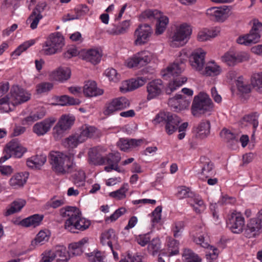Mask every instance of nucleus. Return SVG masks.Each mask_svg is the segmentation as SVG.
I'll return each instance as SVG.
<instances>
[{"label":"nucleus","mask_w":262,"mask_h":262,"mask_svg":"<svg viewBox=\"0 0 262 262\" xmlns=\"http://www.w3.org/2000/svg\"><path fill=\"white\" fill-rule=\"evenodd\" d=\"M188 55L185 51L180 52L179 58L172 64L168 66L166 70L163 72L162 76L164 77H170L173 76L172 81L169 82L166 89L167 94H170L174 91L177 88L182 86L187 81L185 77H179V75L183 72L185 68V62L187 60Z\"/></svg>","instance_id":"1"},{"label":"nucleus","mask_w":262,"mask_h":262,"mask_svg":"<svg viewBox=\"0 0 262 262\" xmlns=\"http://www.w3.org/2000/svg\"><path fill=\"white\" fill-rule=\"evenodd\" d=\"M60 214L63 217H68L65 222V229L75 233V230L84 231L90 226L91 222L85 218L81 217L79 210L74 207L68 206L60 210Z\"/></svg>","instance_id":"2"},{"label":"nucleus","mask_w":262,"mask_h":262,"mask_svg":"<svg viewBox=\"0 0 262 262\" xmlns=\"http://www.w3.org/2000/svg\"><path fill=\"white\" fill-rule=\"evenodd\" d=\"M49 160L53 170L58 174L69 173L75 165L73 153L66 155L58 151H51L49 155Z\"/></svg>","instance_id":"3"},{"label":"nucleus","mask_w":262,"mask_h":262,"mask_svg":"<svg viewBox=\"0 0 262 262\" xmlns=\"http://www.w3.org/2000/svg\"><path fill=\"white\" fill-rule=\"evenodd\" d=\"M213 103L209 96L204 93H200L194 98L191 106L192 114L200 117L202 114L209 113L213 110Z\"/></svg>","instance_id":"4"},{"label":"nucleus","mask_w":262,"mask_h":262,"mask_svg":"<svg viewBox=\"0 0 262 262\" xmlns=\"http://www.w3.org/2000/svg\"><path fill=\"white\" fill-rule=\"evenodd\" d=\"M181 118L176 114L168 112H162L158 114L154 121L155 123H163L165 125L166 133L170 135L178 129L181 122Z\"/></svg>","instance_id":"5"},{"label":"nucleus","mask_w":262,"mask_h":262,"mask_svg":"<svg viewBox=\"0 0 262 262\" xmlns=\"http://www.w3.org/2000/svg\"><path fill=\"white\" fill-rule=\"evenodd\" d=\"M141 17L152 21L155 19L157 20L155 32L157 35H160L164 32L169 22L168 17L158 10H145L142 13Z\"/></svg>","instance_id":"6"},{"label":"nucleus","mask_w":262,"mask_h":262,"mask_svg":"<svg viewBox=\"0 0 262 262\" xmlns=\"http://www.w3.org/2000/svg\"><path fill=\"white\" fill-rule=\"evenodd\" d=\"M191 34L190 26L184 23L180 25L171 38L170 46L173 48H177L184 46L188 40V38Z\"/></svg>","instance_id":"7"},{"label":"nucleus","mask_w":262,"mask_h":262,"mask_svg":"<svg viewBox=\"0 0 262 262\" xmlns=\"http://www.w3.org/2000/svg\"><path fill=\"white\" fill-rule=\"evenodd\" d=\"M262 32V23L257 19L253 20V26L249 34L240 36L237 39L239 44L249 45L256 43L260 40V33Z\"/></svg>","instance_id":"8"},{"label":"nucleus","mask_w":262,"mask_h":262,"mask_svg":"<svg viewBox=\"0 0 262 262\" xmlns=\"http://www.w3.org/2000/svg\"><path fill=\"white\" fill-rule=\"evenodd\" d=\"M64 46V38L59 32L51 35L43 46L42 53L50 55L57 53Z\"/></svg>","instance_id":"9"},{"label":"nucleus","mask_w":262,"mask_h":262,"mask_svg":"<svg viewBox=\"0 0 262 262\" xmlns=\"http://www.w3.org/2000/svg\"><path fill=\"white\" fill-rule=\"evenodd\" d=\"M227 226L233 233H241L245 226V219L240 212L234 211L228 215Z\"/></svg>","instance_id":"10"},{"label":"nucleus","mask_w":262,"mask_h":262,"mask_svg":"<svg viewBox=\"0 0 262 262\" xmlns=\"http://www.w3.org/2000/svg\"><path fill=\"white\" fill-rule=\"evenodd\" d=\"M75 121L73 116L62 115L58 123L53 128V135L56 140H59L63 136L64 132L71 128Z\"/></svg>","instance_id":"11"},{"label":"nucleus","mask_w":262,"mask_h":262,"mask_svg":"<svg viewBox=\"0 0 262 262\" xmlns=\"http://www.w3.org/2000/svg\"><path fill=\"white\" fill-rule=\"evenodd\" d=\"M262 232V218L258 216L253 218L248 222L244 231V235L247 238L254 237Z\"/></svg>","instance_id":"12"},{"label":"nucleus","mask_w":262,"mask_h":262,"mask_svg":"<svg viewBox=\"0 0 262 262\" xmlns=\"http://www.w3.org/2000/svg\"><path fill=\"white\" fill-rule=\"evenodd\" d=\"M129 100L125 97H121L113 99L108 103L104 111L105 115H110L115 112L120 111L129 107Z\"/></svg>","instance_id":"13"},{"label":"nucleus","mask_w":262,"mask_h":262,"mask_svg":"<svg viewBox=\"0 0 262 262\" xmlns=\"http://www.w3.org/2000/svg\"><path fill=\"white\" fill-rule=\"evenodd\" d=\"M152 32L151 27L147 24L140 25L135 31L136 38L134 43L136 45H142L146 43Z\"/></svg>","instance_id":"14"},{"label":"nucleus","mask_w":262,"mask_h":262,"mask_svg":"<svg viewBox=\"0 0 262 262\" xmlns=\"http://www.w3.org/2000/svg\"><path fill=\"white\" fill-rule=\"evenodd\" d=\"M11 103L13 105L27 101L30 98V94L18 86H13L10 91Z\"/></svg>","instance_id":"15"},{"label":"nucleus","mask_w":262,"mask_h":262,"mask_svg":"<svg viewBox=\"0 0 262 262\" xmlns=\"http://www.w3.org/2000/svg\"><path fill=\"white\" fill-rule=\"evenodd\" d=\"M150 61V53L146 51H141L134 55L127 62L128 67L132 68L146 65Z\"/></svg>","instance_id":"16"},{"label":"nucleus","mask_w":262,"mask_h":262,"mask_svg":"<svg viewBox=\"0 0 262 262\" xmlns=\"http://www.w3.org/2000/svg\"><path fill=\"white\" fill-rule=\"evenodd\" d=\"M205 52L201 49L194 51L189 58L192 67L197 71H201L205 64Z\"/></svg>","instance_id":"17"},{"label":"nucleus","mask_w":262,"mask_h":262,"mask_svg":"<svg viewBox=\"0 0 262 262\" xmlns=\"http://www.w3.org/2000/svg\"><path fill=\"white\" fill-rule=\"evenodd\" d=\"M55 121L54 118L46 119L35 123L33 127V131L38 136H43L50 130Z\"/></svg>","instance_id":"18"},{"label":"nucleus","mask_w":262,"mask_h":262,"mask_svg":"<svg viewBox=\"0 0 262 262\" xmlns=\"http://www.w3.org/2000/svg\"><path fill=\"white\" fill-rule=\"evenodd\" d=\"M146 88L148 92L147 99L150 100L161 94L164 85L161 79H156L149 82Z\"/></svg>","instance_id":"19"},{"label":"nucleus","mask_w":262,"mask_h":262,"mask_svg":"<svg viewBox=\"0 0 262 262\" xmlns=\"http://www.w3.org/2000/svg\"><path fill=\"white\" fill-rule=\"evenodd\" d=\"M71 74V70L68 67H59L49 75L51 80L63 82L68 80Z\"/></svg>","instance_id":"20"},{"label":"nucleus","mask_w":262,"mask_h":262,"mask_svg":"<svg viewBox=\"0 0 262 262\" xmlns=\"http://www.w3.org/2000/svg\"><path fill=\"white\" fill-rule=\"evenodd\" d=\"M146 81V78L144 77H138L137 79L125 81L120 88V91L124 93L133 91L143 85Z\"/></svg>","instance_id":"21"},{"label":"nucleus","mask_w":262,"mask_h":262,"mask_svg":"<svg viewBox=\"0 0 262 262\" xmlns=\"http://www.w3.org/2000/svg\"><path fill=\"white\" fill-rule=\"evenodd\" d=\"M7 150L11 152L12 156L15 158H21L27 149L23 146L16 139H13L7 143Z\"/></svg>","instance_id":"22"},{"label":"nucleus","mask_w":262,"mask_h":262,"mask_svg":"<svg viewBox=\"0 0 262 262\" xmlns=\"http://www.w3.org/2000/svg\"><path fill=\"white\" fill-rule=\"evenodd\" d=\"M89 238L84 237L80 241L73 243L69 245V254L73 256L80 255L83 252V248L88 244Z\"/></svg>","instance_id":"23"},{"label":"nucleus","mask_w":262,"mask_h":262,"mask_svg":"<svg viewBox=\"0 0 262 262\" xmlns=\"http://www.w3.org/2000/svg\"><path fill=\"white\" fill-rule=\"evenodd\" d=\"M83 93L86 97H94L101 95L103 94V90L98 89L96 83L94 81H89L85 83L83 86Z\"/></svg>","instance_id":"24"},{"label":"nucleus","mask_w":262,"mask_h":262,"mask_svg":"<svg viewBox=\"0 0 262 262\" xmlns=\"http://www.w3.org/2000/svg\"><path fill=\"white\" fill-rule=\"evenodd\" d=\"M54 254V258L57 257V262H68L70 258V255L66 247L63 246H56L52 249Z\"/></svg>","instance_id":"25"},{"label":"nucleus","mask_w":262,"mask_h":262,"mask_svg":"<svg viewBox=\"0 0 262 262\" xmlns=\"http://www.w3.org/2000/svg\"><path fill=\"white\" fill-rule=\"evenodd\" d=\"M100 148L94 147L91 148L88 152L90 162L94 165H103L105 164V159L100 153Z\"/></svg>","instance_id":"26"},{"label":"nucleus","mask_w":262,"mask_h":262,"mask_svg":"<svg viewBox=\"0 0 262 262\" xmlns=\"http://www.w3.org/2000/svg\"><path fill=\"white\" fill-rule=\"evenodd\" d=\"M118 242V238L113 229H109L101 235V242L103 246H107L112 248L113 243Z\"/></svg>","instance_id":"27"},{"label":"nucleus","mask_w":262,"mask_h":262,"mask_svg":"<svg viewBox=\"0 0 262 262\" xmlns=\"http://www.w3.org/2000/svg\"><path fill=\"white\" fill-rule=\"evenodd\" d=\"M101 56L102 54L98 49H91L83 53L82 59L96 64L100 62Z\"/></svg>","instance_id":"28"},{"label":"nucleus","mask_w":262,"mask_h":262,"mask_svg":"<svg viewBox=\"0 0 262 262\" xmlns=\"http://www.w3.org/2000/svg\"><path fill=\"white\" fill-rule=\"evenodd\" d=\"M28 179V173L19 172L13 175L9 180L11 186L18 188L24 186Z\"/></svg>","instance_id":"29"},{"label":"nucleus","mask_w":262,"mask_h":262,"mask_svg":"<svg viewBox=\"0 0 262 262\" xmlns=\"http://www.w3.org/2000/svg\"><path fill=\"white\" fill-rule=\"evenodd\" d=\"M201 161L203 164L201 174L205 176L206 178L214 175L215 172L214 170L213 163L209 159L205 157H201Z\"/></svg>","instance_id":"30"},{"label":"nucleus","mask_w":262,"mask_h":262,"mask_svg":"<svg viewBox=\"0 0 262 262\" xmlns=\"http://www.w3.org/2000/svg\"><path fill=\"white\" fill-rule=\"evenodd\" d=\"M78 135L84 142L89 138H93L98 136V130L94 126L84 125L82 126Z\"/></svg>","instance_id":"31"},{"label":"nucleus","mask_w":262,"mask_h":262,"mask_svg":"<svg viewBox=\"0 0 262 262\" xmlns=\"http://www.w3.org/2000/svg\"><path fill=\"white\" fill-rule=\"evenodd\" d=\"M130 26L128 20L123 21L118 25H113L108 30V32L112 35H119L126 33Z\"/></svg>","instance_id":"32"},{"label":"nucleus","mask_w":262,"mask_h":262,"mask_svg":"<svg viewBox=\"0 0 262 262\" xmlns=\"http://www.w3.org/2000/svg\"><path fill=\"white\" fill-rule=\"evenodd\" d=\"M43 219V215L35 214L22 220L23 227L35 228L39 226Z\"/></svg>","instance_id":"33"},{"label":"nucleus","mask_w":262,"mask_h":262,"mask_svg":"<svg viewBox=\"0 0 262 262\" xmlns=\"http://www.w3.org/2000/svg\"><path fill=\"white\" fill-rule=\"evenodd\" d=\"M47 161V157L45 155H37L31 157L27 161V165L32 168H39Z\"/></svg>","instance_id":"34"},{"label":"nucleus","mask_w":262,"mask_h":262,"mask_svg":"<svg viewBox=\"0 0 262 262\" xmlns=\"http://www.w3.org/2000/svg\"><path fill=\"white\" fill-rule=\"evenodd\" d=\"M258 114L257 113L248 114L243 117L241 123L244 126L252 125L253 128V133L254 134L258 125Z\"/></svg>","instance_id":"35"},{"label":"nucleus","mask_w":262,"mask_h":262,"mask_svg":"<svg viewBox=\"0 0 262 262\" xmlns=\"http://www.w3.org/2000/svg\"><path fill=\"white\" fill-rule=\"evenodd\" d=\"M26 203V201L22 199H19L13 201L10 204V207L7 209L6 211L4 213L5 216H8L19 212L24 207Z\"/></svg>","instance_id":"36"},{"label":"nucleus","mask_w":262,"mask_h":262,"mask_svg":"<svg viewBox=\"0 0 262 262\" xmlns=\"http://www.w3.org/2000/svg\"><path fill=\"white\" fill-rule=\"evenodd\" d=\"M222 72L221 67L214 61L208 62L203 74L207 76H214L219 75Z\"/></svg>","instance_id":"37"},{"label":"nucleus","mask_w":262,"mask_h":262,"mask_svg":"<svg viewBox=\"0 0 262 262\" xmlns=\"http://www.w3.org/2000/svg\"><path fill=\"white\" fill-rule=\"evenodd\" d=\"M219 28H213L210 30L204 29L200 31L198 35V39L199 41H204L216 36L220 33Z\"/></svg>","instance_id":"38"},{"label":"nucleus","mask_w":262,"mask_h":262,"mask_svg":"<svg viewBox=\"0 0 262 262\" xmlns=\"http://www.w3.org/2000/svg\"><path fill=\"white\" fill-rule=\"evenodd\" d=\"M210 123L209 121L201 122L196 128V136L203 139L210 134Z\"/></svg>","instance_id":"39"},{"label":"nucleus","mask_w":262,"mask_h":262,"mask_svg":"<svg viewBox=\"0 0 262 262\" xmlns=\"http://www.w3.org/2000/svg\"><path fill=\"white\" fill-rule=\"evenodd\" d=\"M82 143H83L82 140L80 139L78 133H76L65 139L64 145L66 147L74 148Z\"/></svg>","instance_id":"40"},{"label":"nucleus","mask_w":262,"mask_h":262,"mask_svg":"<svg viewBox=\"0 0 262 262\" xmlns=\"http://www.w3.org/2000/svg\"><path fill=\"white\" fill-rule=\"evenodd\" d=\"M190 205L197 213H201L206 209L203 201L199 196H195L189 202Z\"/></svg>","instance_id":"41"},{"label":"nucleus","mask_w":262,"mask_h":262,"mask_svg":"<svg viewBox=\"0 0 262 262\" xmlns=\"http://www.w3.org/2000/svg\"><path fill=\"white\" fill-rule=\"evenodd\" d=\"M230 6H224L223 7H220L214 19L217 21H225L230 15Z\"/></svg>","instance_id":"42"},{"label":"nucleus","mask_w":262,"mask_h":262,"mask_svg":"<svg viewBox=\"0 0 262 262\" xmlns=\"http://www.w3.org/2000/svg\"><path fill=\"white\" fill-rule=\"evenodd\" d=\"M237 88L241 93L247 94L251 91V86L243 77H239L236 80Z\"/></svg>","instance_id":"43"},{"label":"nucleus","mask_w":262,"mask_h":262,"mask_svg":"<svg viewBox=\"0 0 262 262\" xmlns=\"http://www.w3.org/2000/svg\"><path fill=\"white\" fill-rule=\"evenodd\" d=\"M128 190V184H123L120 189L116 191L111 192L110 193L109 195L113 198L117 200H122L126 197V192Z\"/></svg>","instance_id":"44"},{"label":"nucleus","mask_w":262,"mask_h":262,"mask_svg":"<svg viewBox=\"0 0 262 262\" xmlns=\"http://www.w3.org/2000/svg\"><path fill=\"white\" fill-rule=\"evenodd\" d=\"M85 178L84 171L78 170L72 175V181L76 186L78 187L82 186L85 183Z\"/></svg>","instance_id":"45"},{"label":"nucleus","mask_w":262,"mask_h":262,"mask_svg":"<svg viewBox=\"0 0 262 262\" xmlns=\"http://www.w3.org/2000/svg\"><path fill=\"white\" fill-rule=\"evenodd\" d=\"M186 262H201L202 259L189 249H185L182 254Z\"/></svg>","instance_id":"46"},{"label":"nucleus","mask_w":262,"mask_h":262,"mask_svg":"<svg viewBox=\"0 0 262 262\" xmlns=\"http://www.w3.org/2000/svg\"><path fill=\"white\" fill-rule=\"evenodd\" d=\"M42 18L41 14H36L35 11H32L29 17L28 18L26 23L30 24V28L34 30L37 27L39 21Z\"/></svg>","instance_id":"47"},{"label":"nucleus","mask_w":262,"mask_h":262,"mask_svg":"<svg viewBox=\"0 0 262 262\" xmlns=\"http://www.w3.org/2000/svg\"><path fill=\"white\" fill-rule=\"evenodd\" d=\"M105 164H112L116 166L121 160V156L119 152L110 153L104 157Z\"/></svg>","instance_id":"48"},{"label":"nucleus","mask_w":262,"mask_h":262,"mask_svg":"<svg viewBox=\"0 0 262 262\" xmlns=\"http://www.w3.org/2000/svg\"><path fill=\"white\" fill-rule=\"evenodd\" d=\"M59 102L61 105H78L80 103L79 99H74L67 95L61 96L59 99Z\"/></svg>","instance_id":"49"},{"label":"nucleus","mask_w":262,"mask_h":262,"mask_svg":"<svg viewBox=\"0 0 262 262\" xmlns=\"http://www.w3.org/2000/svg\"><path fill=\"white\" fill-rule=\"evenodd\" d=\"M49 235L46 232L43 231H40L37 234L34 241L32 242V245L34 246L38 245H41L45 242H47L49 239Z\"/></svg>","instance_id":"50"},{"label":"nucleus","mask_w":262,"mask_h":262,"mask_svg":"<svg viewBox=\"0 0 262 262\" xmlns=\"http://www.w3.org/2000/svg\"><path fill=\"white\" fill-rule=\"evenodd\" d=\"M160 239L159 238H154L149 242L147 247L148 250L152 255H155L160 250Z\"/></svg>","instance_id":"51"},{"label":"nucleus","mask_w":262,"mask_h":262,"mask_svg":"<svg viewBox=\"0 0 262 262\" xmlns=\"http://www.w3.org/2000/svg\"><path fill=\"white\" fill-rule=\"evenodd\" d=\"M176 195L179 199H183L192 197V193L189 188L181 186L178 188V192Z\"/></svg>","instance_id":"52"},{"label":"nucleus","mask_w":262,"mask_h":262,"mask_svg":"<svg viewBox=\"0 0 262 262\" xmlns=\"http://www.w3.org/2000/svg\"><path fill=\"white\" fill-rule=\"evenodd\" d=\"M35 41L34 40H30L24 42L12 53L11 55L13 56H19L23 52L26 50L29 47L33 45Z\"/></svg>","instance_id":"53"},{"label":"nucleus","mask_w":262,"mask_h":262,"mask_svg":"<svg viewBox=\"0 0 262 262\" xmlns=\"http://www.w3.org/2000/svg\"><path fill=\"white\" fill-rule=\"evenodd\" d=\"M222 60L229 66H233L237 64L235 53L228 52L222 57Z\"/></svg>","instance_id":"54"},{"label":"nucleus","mask_w":262,"mask_h":262,"mask_svg":"<svg viewBox=\"0 0 262 262\" xmlns=\"http://www.w3.org/2000/svg\"><path fill=\"white\" fill-rule=\"evenodd\" d=\"M53 88V84L52 83L43 82L36 85V91L38 94L46 93L51 90Z\"/></svg>","instance_id":"55"},{"label":"nucleus","mask_w":262,"mask_h":262,"mask_svg":"<svg viewBox=\"0 0 262 262\" xmlns=\"http://www.w3.org/2000/svg\"><path fill=\"white\" fill-rule=\"evenodd\" d=\"M184 227V223L182 221L177 222L174 223L172 227V231L173 236L178 238L181 236Z\"/></svg>","instance_id":"56"},{"label":"nucleus","mask_w":262,"mask_h":262,"mask_svg":"<svg viewBox=\"0 0 262 262\" xmlns=\"http://www.w3.org/2000/svg\"><path fill=\"white\" fill-rule=\"evenodd\" d=\"M206 248L209 249L210 251H211V252H209L206 253V258L209 262H212L217 258L219 255V250L216 248L210 245H209L208 247Z\"/></svg>","instance_id":"57"},{"label":"nucleus","mask_w":262,"mask_h":262,"mask_svg":"<svg viewBox=\"0 0 262 262\" xmlns=\"http://www.w3.org/2000/svg\"><path fill=\"white\" fill-rule=\"evenodd\" d=\"M105 74L111 81L116 82L120 79V75L118 74L117 71L114 69H106L105 71Z\"/></svg>","instance_id":"58"},{"label":"nucleus","mask_w":262,"mask_h":262,"mask_svg":"<svg viewBox=\"0 0 262 262\" xmlns=\"http://www.w3.org/2000/svg\"><path fill=\"white\" fill-rule=\"evenodd\" d=\"M251 81L254 87H262V72L253 74Z\"/></svg>","instance_id":"59"},{"label":"nucleus","mask_w":262,"mask_h":262,"mask_svg":"<svg viewBox=\"0 0 262 262\" xmlns=\"http://www.w3.org/2000/svg\"><path fill=\"white\" fill-rule=\"evenodd\" d=\"M90 262H103V257L100 252H93L86 254Z\"/></svg>","instance_id":"60"},{"label":"nucleus","mask_w":262,"mask_h":262,"mask_svg":"<svg viewBox=\"0 0 262 262\" xmlns=\"http://www.w3.org/2000/svg\"><path fill=\"white\" fill-rule=\"evenodd\" d=\"M150 240V237L149 234L139 235L136 237V241L139 245L142 247H144L148 244Z\"/></svg>","instance_id":"61"},{"label":"nucleus","mask_w":262,"mask_h":262,"mask_svg":"<svg viewBox=\"0 0 262 262\" xmlns=\"http://www.w3.org/2000/svg\"><path fill=\"white\" fill-rule=\"evenodd\" d=\"M54 254L52 250H46L41 254V259L40 262H52L54 259Z\"/></svg>","instance_id":"62"},{"label":"nucleus","mask_w":262,"mask_h":262,"mask_svg":"<svg viewBox=\"0 0 262 262\" xmlns=\"http://www.w3.org/2000/svg\"><path fill=\"white\" fill-rule=\"evenodd\" d=\"M117 146L123 151H127L130 148L129 139L121 138L117 142Z\"/></svg>","instance_id":"63"},{"label":"nucleus","mask_w":262,"mask_h":262,"mask_svg":"<svg viewBox=\"0 0 262 262\" xmlns=\"http://www.w3.org/2000/svg\"><path fill=\"white\" fill-rule=\"evenodd\" d=\"M142 256L137 254L132 255L128 254L127 256L123 259L121 260L119 262H141Z\"/></svg>","instance_id":"64"}]
</instances>
